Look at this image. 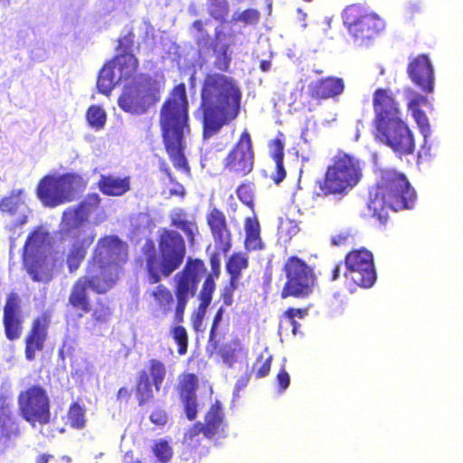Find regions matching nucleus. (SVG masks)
Segmentation results:
<instances>
[{"label":"nucleus","instance_id":"1","mask_svg":"<svg viewBox=\"0 0 463 463\" xmlns=\"http://www.w3.org/2000/svg\"><path fill=\"white\" fill-rule=\"evenodd\" d=\"M156 241L157 249L152 239H146L142 258L136 262L143 269L145 282L155 285L146 292L154 310L163 316L174 312V322L181 324L189 300L198 292L204 267L200 260H185V241L177 231L161 229Z\"/></svg>","mask_w":463,"mask_h":463},{"label":"nucleus","instance_id":"2","mask_svg":"<svg viewBox=\"0 0 463 463\" xmlns=\"http://www.w3.org/2000/svg\"><path fill=\"white\" fill-rule=\"evenodd\" d=\"M128 260V246L116 235L99 239L87 262L85 274L72 284L67 301L68 311L82 318L91 311L89 290L97 295L110 291L120 279Z\"/></svg>","mask_w":463,"mask_h":463},{"label":"nucleus","instance_id":"3","mask_svg":"<svg viewBox=\"0 0 463 463\" xmlns=\"http://www.w3.org/2000/svg\"><path fill=\"white\" fill-rule=\"evenodd\" d=\"M200 97L197 111L201 114L204 138L217 134L240 115L242 93L232 77L218 72L207 73Z\"/></svg>","mask_w":463,"mask_h":463},{"label":"nucleus","instance_id":"4","mask_svg":"<svg viewBox=\"0 0 463 463\" xmlns=\"http://www.w3.org/2000/svg\"><path fill=\"white\" fill-rule=\"evenodd\" d=\"M373 109L375 140L391 148L400 158L412 155L416 146L414 135L392 91L376 89L373 94Z\"/></svg>","mask_w":463,"mask_h":463},{"label":"nucleus","instance_id":"5","mask_svg":"<svg viewBox=\"0 0 463 463\" xmlns=\"http://www.w3.org/2000/svg\"><path fill=\"white\" fill-rule=\"evenodd\" d=\"M189 102L184 83L175 86L164 101L159 116L163 142L173 165L186 174L190 167L184 156V137L190 132Z\"/></svg>","mask_w":463,"mask_h":463},{"label":"nucleus","instance_id":"6","mask_svg":"<svg viewBox=\"0 0 463 463\" xmlns=\"http://www.w3.org/2000/svg\"><path fill=\"white\" fill-rule=\"evenodd\" d=\"M416 198V192L403 173L392 168L383 169L368 209L377 223L383 226L389 219L387 208L394 212L412 209Z\"/></svg>","mask_w":463,"mask_h":463},{"label":"nucleus","instance_id":"7","mask_svg":"<svg viewBox=\"0 0 463 463\" xmlns=\"http://www.w3.org/2000/svg\"><path fill=\"white\" fill-rule=\"evenodd\" d=\"M203 420V423L201 421L195 422L184 433L182 459L186 463H200L201 459L208 453L209 449L207 447L200 446L202 440L200 434L212 439L216 435L222 433L227 427L225 414L219 401H215L210 406Z\"/></svg>","mask_w":463,"mask_h":463},{"label":"nucleus","instance_id":"8","mask_svg":"<svg viewBox=\"0 0 463 463\" xmlns=\"http://www.w3.org/2000/svg\"><path fill=\"white\" fill-rule=\"evenodd\" d=\"M362 177L361 160L354 156L340 152L333 157L317 184L325 196H345L359 184Z\"/></svg>","mask_w":463,"mask_h":463},{"label":"nucleus","instance_id":"9","mask_svg":"<svg viewBox=\"0 0 463 463\" xmlns=\"http://www.w3.org/2000/svg\"><path fill=\"white\" fill-rule=\"evenodd\" d=\"M342 19L349 35L357 45L367 44L384 29L383 20L360 4L347 5L342 13Z\"/></svg>","mask_w":463,"mask_h":463},{"label":"nucleus","instance_id":"10","mask_svg":"<svg viewBox=\"0 0 463 463\" xmlns=\"http://www.w3.org/2000/svg\"><path fill=\"white\" fill-rule=\"evenodd\" d=\"M160 82L147 73H140L136 81L124 85L118 97L119 108L130 114H143L159 99Z\"/></svg>","mask_w":463,"mask_h":463},{"label":"nucleus","instance_id":"11","mask_svg":"<svg viewBox=\"0 0 463 463\" xmlns=\"http://www.w3.org/2000/svg\"><path fill=\"white\" fill-rule=\"evenodd\" d=\"M139 61L135 54H116L99 70L97 89L99 93L109 96L118 83L136 81Z\"/></svg>","mask_w":463,"mask_h":463},{"label":"nucleus","instance_id":"12","mask_svg":"<svg viewBox=\"0 0 463 463\" xmlns=\"http://www.w3.org/2000/svg\"><path fill=\"white\" fill-rule=\"evenodd\" d=\"M286 281L281 298H307L312 295L317 278L313 269L297 256L289 257L283 267Z\"/></svg>","mask_w":463,"mask_h":463},{"label":"nucleus","instance_id":"13","mask_svg":"<svg viewBox=\"0 0 463 463\" xmlns=\"http://www.w3.org/2000/svg\"><path fill=\"white\" fill-rule=\"evenodd\" d=\"M17 402L22 418L31 425L43 426L50 422L51 401L43 385L33 384L20 392Z\"/></svg>","mask_w":463,"mask_h":463},{"label":"nucleus","instance_id":"14","mask_svg":"<svg viewBox=\"0 0 463 463\" xmlns=\"http://www.w3.org/2000/svg\"><path fill=\"white\" fill-rule=\"evenodd\" d=\"M346 271L345 278L355 286L369 288L376 281V270L373 253L361 248L349 251L345 257Z\"/></svg>","mask_w":463,"mask_h":463},{"label":"nucleus","instance_id":"15","mask_svg":"<svg viewBox=\"0 0 463 463\" xmlns=\"http://www.w3.org/2000/svg\"><path fill=\"white\" fill-rule=\"evenodd\" d=\"M166 377V366L159 359L152 358L147 362V371L138 373L133 392L138 406L153 402L155 399L154 389L159 392Z\"/></svg>","mask_w":463,"mask_h":463},{"label":"nucleus","instance_id":"16","mask_svg":"<svg viewBox=\"0 0 463 463\" xmlns=\"http://www.w3.org/2000/svg\"><path fill=\"white\" fill-rule=\"evenodd\" d=\"M253 166V145L250 133L245 129L223 159V169L241 178L248 175Z\"/></svg>","mask_w":463,"mask_h":463},{"label":"nucleus","instance_id":"17","mask_svg":"<svg viewBox=\"0 0 463 463\" xmlns=\"http://www.w3.org/2000/svg\"><path fill=\"white\" fill-rule=\"evenodd\" d=\"M75 178L76 175L72 174H66L58 177L52 175L43 177L37 185L36 194L38 198L47 207H55L71 202L73 195L70 186Z\"/></svg>","mask_w":463,"mask_h":463},{"label":"nucleus","instance_id":"18","mask_svg":"<svg viewBox=\"0 0 463 463\" xmlns=\"http://www.w3.org/2000/svg\"><path fill=\"white\" fill-rule=\"evenodd\" d=\"M187 259L200 260L204 267V274L200 279V283L203 281V285L198 293L199 305L196 310V320L200 324L213 300V295L216 288L215 279H218L221 274V259L218 252H213L210 255V271H208L203 260L194 257H188Z\"/></svg>","mask_w":463,"mask_h":463},{"label":"nucleus","instance_id":"19","mask_svg":"<svg viewBox=\"0 0 463 463\" xmlns=\"http://www.w3.org/2000/svg\"><path fill=\"white\" fill-rule=\"evenodd\" d=\"M61 232L71 241V249L67 254L66 263L70 272L76 271L86 257L89 247L93 243L95 233L89 229H77L69 231L68 227L61 225Z\"/></svg>","mask_w":463,"mask_h":463},{"label":"nucleus","instance_id":"20","mask_svg":"<svg viewBox=\"0 0 463 463\" xmlns=\"http://www.w3.org/2000/svg\"><path fill=\"white\" fill-rule=\"evenodd\" d=\"M101 198L98 194H88L77 205L63 212L61 225L68 227L69 231L86 229L85 223L90 215L99 208Z\"/></svg>","mask_w":463,"mask_h":463},{"label":"nucleus","instance_id":"21","mask_svg":"<svg viewBox=\"0 0 463 463\" xmlns=\"http://www.w3.org/2000/svg\"><path fill=\"white\" fill-rule=\"evenodd\" d=\"M215 248L226 255L232 246V233L225 213L217 207H212L205 216Z\"/></svg>","mask_w":463,"mask_h":463},{"label":"nucleus","instance_id":"22","mask_svg":"<svg viewBox=\"0 0 463 463\" xmlns=\"http://www.w3.org/2000/svg\"><path fill=\"white\" fill-rule=\"evenodd\" d=\"M407 74L411 82L426 94L434 90V69L427 54L421 53L410 59Z\"/></svg>","mask_w":463,"mask_h":463},{"label":"nucleus","instance_id":"23","mask_svg":"<svg viewBox=\"0 0 463 463\" xmlns=\"http://www.w3.org/2000/svg\"><path fill=\"white\" fill-rule=\"evenodd\" d=\"M3 326L5 335L9 341H15L21 337L24 329V317L19 297L15 293L7 295L3 308Z\"/></svg>","mask_w":463,"mask_h":463},{"label":"nucleus","instance_id":"24","mask_svg":"<svg viewBox=\"0 0 463 463\" xmlns=\"http://www.w3.org/2000/svg\"><path fill=\"white\" fill-rule=\"evenodd\" d=\"M50 320L42 316L34 318L31 327L24 337V357L32 362L36 358V354L43 351L48 338Z\"/></svg>","mask_w":463,"mask_h":463},{"label":"nucleus","instance_id":"25","mask_svg":"<svg viewBox=\"0 0 463 463\" xmlns=\"http://www.w3.org/2000/svg\"><path fill=\"white\" fill-rule=\"evenodd\" d=\"M307 90L309 97L320 102L341 95L345 90V81L342 78L335 76L324 77L311 81Z\"/></svg>","mask_w":463,"mask_h":463},{"label":"nucleus","instance_id":"26","mask_svg":"<svg viewBox=\"0 0 463 463\" xmlns=\"http://www.w3.org/2000/svg\"><path fill=\"white\" fill-rule=\"evenodd\" d=\"M18 425L12 410L9 397L0 394V451L5 450L13 435L18 433Z\"/></svg>","mask_w":463,"mask_h":463},{"label":"nucleus","instance_id":"27","mask_svg":"<svg viewBox=\"0 0 463 463\" xmlns=\"http://www.w3.org/2000/svg\"><path fill=\"white\" fill-rule=\"evenodd\" d=\"M23 264L35 282L48 283L52 279V268L47 261V256L43 255H22Z\"/></svg>","mask_w":463,"mask_h":463},{"label":"nucleus","instance_id":"28","mask_svg":"<svg viewBox=\"0 0 463 463\" xmlns=\"http://www.w3.org/2000/svg\"><path fill=\"white\" fill-rule=\"evenodd\" d=\"M286 137L279 131L276 137L269 142V156L275 162V171L270 179L275 184H279L286 177L287 171L284 167V146Z\"/></svg>","mask_w":463,"mask_h":463},{"label":"nucleus","instance_id":"29","mask_svg":"<svg viewBox=\"0 0 463 463\" xmlns=\"http://www.w3.org/2000/svg\"><path fill=\"white\" fill-rule=\"evenodd\" d=\"M97 187L104 195L119 197L130 190V177H119L113 175H101L99 181L97 182Z\"/></svg>","mask_w":463,"mask_h":463},{"label":"nucleus","instance_id":"30","mask_svg":"<svg viewBox=\"0 0 463 463\" xmlns=\"http://www.w3.org/2000/svg\"><path fill=\"white\" fill-rule=\"evenodd\" d=\"M50 234L43 226L35 227L28 235L23 247L22 255H43V250L49 244Z\"/></svg>","mask_w":463,"mask_h":463},{"label":"nucleus","instance_id":"31","mask_svg":"<svg viewBox=\"0 0 463 463\" xmlns=\"http://www.w3.org/2000/svg\"><path fill=\"white\" fill-rule=\"evenodd\" d=\"M170 225L181 230L186 236L188 241L193 243L198 233V226L194 220H189L184 209H176L170 213Z\"/></svg>","mask_w":463,"mask_h":463},{"label":"nucleus","instance_id":"32","mask_svg":"<svg viewBox=\"0 0 463 463\" xmlns=\"http://www.w3.org/2000/svg\"><path fill=\"white\" fill-rule=\"evenodd\" d=\"M245 233L246 249L256 250L262 248L260 223L256 218H247L245 220Z\"/></svg>","mask_w":463,"mask_h":463},{"label":"nucleus","instance_id":"33","mask_svg":"<svg viewBox=\"0 0 463 463\" xmlns=\"http://www.w3.org/2000/svg\"><path fill=\"white\" fill-rule=\"evenodd\" d=\"M248 265V258L242 252H235L229 257L226 262V269L232 283H237L241 271L247 269Z\"/></svg>","mask_w":463,"mask_h":463},{"label":"nucleus","instance_id":"34","mask_svg":"<svg viewBox=\"0 0 463 463\" xmlns=\"http://www.w3.org/2000/svg\"><path fill=\"white\" fill-rule=\"evenodd\" d=\"M198 377L194 373H184L179 376L177 392L179 397L194 396L198 389Z\"/></svg>","mask_w":463,"mask_h":463},{"label":"nucleus","instance_id":"35","mask_svg":"<svg viewBox=\"0 0 463 463\" xmlns=\"http://www.w3.org/2000/svg\"><path fill=\"white\" fill-rule=\"evenodd\" d=\"M24 190H13L8 196L0 200V211L13 216L17 213L19 207L24 204L23 200L20 198Z\"/></svg>","mask_w":463,"mask_h":463},{"label":"nucleus","instance_id":"36","mask_svg":"<svg viewBox=\"0 0 463 463\" xmlns=\"http://www.w3.org/2000/svg\"><path fill=\"white\" fill-rule=\"evenodd\" d=\"M90 313V318L89 323L92 327L108 323L112 315L109 306L102 300H98L96 307L94 308L91 307Z\"/></svg>","mask_w":463,"mask_h":463},{"label":"nucleus","instance_id":"37","mask_svg":"<svg viewBox=\"0 0 463 463\" xmlns=\"http://www.w3.org/2000/svg\"><path fill=\"white\" fill-rule=\"evenodd\" d=\"M85 413L86 410L84 406L80 405L78 402H73L70 405L67 412L70 426L76 430L83 429L86 425Z\"/></svg>","mask_w":463,"mask_h":463},{"label":"nucleus","instance_id":"38","mask_svg":"<svg viewBox=\"0 0 463 463\" xmlns=\"http://www.w3.org/2000/svg\"><path fill=\"white\" fill-rule=\"evenodd\" d=\"M170 335L174 342L177 345V353L179 355H184L188 351L189 345V335L187 329L181 326L180 324H176L170 329Z\"/></svg>","mask_w":463,"mask_h":463},{"label":"nucleus","instance_id":"39","mask_svg":"<svg viewBox=\"0 0 463 463\" xmlns=\"http://www.w3.org/2000/svg\"><path fill=\"white\" fill-rule=\"evenodd\" d=\"M218 43H215L213 45V51L215 54V59L213 62V66L216 70L220 71L226 72L229 71L230 64L232 61V58L230 54L228 53L230 45L227 43H224L221 46L219 50H217Z\"/></svg>","mask_w":463,"mask_h":463},{"label":"nucleus","instance_id":"40","mask_svg":"<svg viewBox=\"0 0 463 463\" xmlns=\"http://www.w3.org/2000/svg\"><path fill=\"white\" fill-rule=\"evenodd\" d=\"M86 118L90 126L97 130L101 129L106 123V112L99 106L92 105L86 112Z\"/></svg>","mask_w":463,"mask_h":463},{"label":"nucleus","instance_id":"41","mask_svg":"<svg viewBox=\"0 0 463 463\" xmlns=\"http://www.w3.org/2000/svg\"><path fill=\"white\" fill-rule=\"evenodd\" d=\"M152 452L161 463H167L173 458V449L165 439H158L152 446Z\"/></svg>","mask_w":463,"mask_h":463},{"label":"nucleus","instance_id":"42","mask_svg":"<svg viewBox=\"0 0 463 463\" xmlns=\"http://www.w3.org/2000/svg\"><path fill=\"white\" fill-rule=\"evenodd\" d=\"M254 184L247 181L241 184L236 189L239 200L251 209L254 206Z\"/></svg>","mask_w":463,"mask_h":463},{"label":"nucleus","instance_id":"43","mask_svg":"<svg viewBox=\"0 0 463 463\" xmlns=\"http://www.w3.org/2000/svg\"><path fill=\"white\" fill-rule=\"evenodd\" d=\"M136 35L131 29L126 34L118 39V45L116 48L117 54H134L133 47L135 45Z\"/></svg>","mask_w":463,"mask_h":463},{"label":"nucleus","instance_id":"44","mask_svg":"<svg viewBox=\"0 0 463 463\" xmlns=\"http://www.w3.org/2000/svg\"><path fill=\"white\" fill-rule=\"evenodd\" d=\"M186 418L194 420L198 415L197 395L180 397Z\"/></svg>","mask_w":463,"mask_h":463},{"label":"nucleus","instance_id":"45","mask_svg":"<svg viewBox=\"0 0 463 463\" xmlns=\"http://www.w3.org/2000/svg\"><path fill=\"white\" fill-rule=\"evenodd\" d=\"M307 315V308H293L289 307L288 308L284 314L283 317L289 322L290 326H292V332L294 335L297 334V331L300 325L296 321V318L302 319Z\"/></svg>","mask_w":463,"mask_h":463},{"label":"nucleus","instance_id":"46","mask_svg":"<svg viewBox=\"0 0 463 463\" xmlns=\"http://www.w3.org/2000/svg\"><path fill=\"white\" fill-rule=\"evenodd\" d=\"M271 362L272 355H269L265 359H263L262 355H259L252 367L253 372H255V377H266L270 372Z\"/></svg>","mask_w":463,"mask_h":463},{"label":"nucleus","instance_id":"47","mask_svg":"<svg viewBox=\"0 0 463 463\" xmlns=\"http://www.w3.org/2000/svg\"><path fill=\"white\" fill-rule=\"evenodd\" d=\"M229 7L226 0H210V14L215 18H223L228 14Z\"/></svg>","mask_w":463,"mask_h":463},{"label":"nucleus","instance_id":"48","mask_svg":"<svg viewBox=\"0 0 463 463\" xmlns=\"http://www.w3.org/2000/svg\"><path fill=\"white\" fill-rule=\"evenodd\" d=\"M27 222V215L22 214L17 221H15L13 224L7 227L9 232H12V236L10 238V252L14 250L15 248V240L22 235V232L19 231L16 232L17 228L22 227L24 224Z\"/></svg>","mask_w":463,"mask_h":463},{"label":"nucleus","instance_id":"49","mask_svg":"<svg viewBox=\"0 0 463 463\" xmlns=\"http://www.w3.org/2000/svg\"><path fill=\"white\" fill-rule=\"evenodd\" d=\"M411 115H412L415 122L417 123L420 133L426 138L430 132V126L429 124V119H428L426 114L421 109V110H416L414 112H411Z\"/></svg>","mask_w":463,"mask_h":463},{"label":"nucleus","instance_id":"50","mask_svg":"<svg viewBox=\"0 0 463 463\" xmlns=\"http://www.w3.org/2000/svg\"><path fill=\"white\" fill-rule=\"evenodd\" d=\"M260 17V14L256 9H246L238 17V20L247 24H256Z\"/></svg>","mask_w":463,"mask_h":463},{"label":"nucleus","instance_id":"51","mask_svg":"<svg viewBox=\"0 0 463 463\" xmlns=\"http://www.w3.org/2000/svg\"><path fill=\"white\" fill-rule=\"evenodd\" d=\"M410 92L413 94V97L410 99V101L408 102L409 110H411V112H414L416 110H421L420 107V105H425L427 103V97L416 93L411 90H410Z\"/></svg>","mask_w":463,"mask_h":463},{"label":"nucleus","instance_id":"52","mask_svg":"<svg viewBox=\"0 0 463 463\" xmlns=\"http://www.w3.org/2000/svg\"><path fill=\"white\" fill-rule=\"evenodd\" d=\"M150 421L157 426H164L166 424L168 417L165 410L156 409L149 416Z\"/></svg>","mask_w":463,"mask_h":463},{"label":"nucleus","instance_id":"53","mask_svg":"<svg viewBox=\"0 0 463 463\" xmlns=\"http://www.w3.org/2000/svg\"><path fill=\"white\" fill-rule=\"evenodd\" d=\"M276 382L279 392L285 391L289 386L290 377L285 368H281L279 371L276 376Z\"/></svg>","mask_w":463,"mask_h":463},{"label":"nucleus","instance_id":"54","mask_svg":"<svg viewBox=\"0 0 463 463\" xmlns=\"http://www.w3.org/2000/svg\"><path fill=\"white\" fill-rule=\"evenodd\" d=\"M223 313H224V309L222 307H220L217 310V312L215 313L213 319L210 334H209L210 340H213V338H215L216 331H217L220 322L222 319Z\"/></svg>","mask_w":463,"mask_h":463},{"label":"nucleus","instance_id":"55","mask_svg":"<svg viewBox=\"0 0 463 463\" xmlns=\"http://www.w3.org/2000/svg\"><path fill=\"white\" fill-rule=\"evenodd\" d=\"M350 237L351 234L348 232H341L335 235H333L330 241L334 246L339 247L347 244Z\"/></svg>","mask_w":463,"mask_h":463},{"label":"nucleus","instance_id":"56","mask_svg":"<svg viewBox=\"0 0 463 463\" xmlns=\"http://www.w3.org/2000/svg\"><path fill=\"white\" fill-rule=\"evenodd\" d=\"M235 288L236 283H232L231 281L230 286L224 288L222 293V298L225 306H231L232 304V296Z\"/></svg>","mask_w":463,"mask_h":463},{"label":"nucleus","instance_id":"57","mask_svg":"<svg viewBox=\"0 0 463 463\" xmlns=\"http://www.w3.org/2000/svg\"><path fill=\"white\" fill-rule=\"evenodd\" d=\"M35 463H62L60 458L52 454H41L36 459Z\"/></svg>","mask_w":463,"mask_h":463},{"label":"nucleus","instance_id":"58","mask_svg":"<svg viewBox=\"0 0 463 463\" xmlns=\"http://www.w3.org/2000/svg\"><path fill=\"white\" fill-rule=\"evenodd\" d=\"M132 391L127 386L120 387L117 392V400L128 402L131 398Z\"/></svg>","mask_w":463,"mask_h":463},{"label":"nucleus","instance_id":"59","mask_svg":"<svg viewBox=\"0 0 463 463\" xmlns=\"http://www.w3.org/2000/svg\"><path fill=\"white\" fill-rule=\"evenodd\" d=\"M250 381V375L246 374L242 377H241L237 383H236V385H235V390L237 392H240L241 390H242L243 388H245L248 384Z\"/></svg>","mask_w":463,"mask_h":463},{"label":"nucleus","instance_id":"60","mask_svg":"<svg viewBox=\"0 0 463 463\" xmlns=\"http://www.w3.org/2000/svg\"><path fill=\"white\" fill-rule=\"evenodd\" d=\"M170 195L184 196L185 190L182 184H177L176 188L169 191Z\"/></svg>","mask_w":463,"mask_h":463},{"label":"nucleus","instance_id":"61","mask_svg":"<svg viewBox=\"0 0 463 463\" xmlns=\"http://www.w3.org/2000/svg\"><path fill=\"white\" fill-rule=\"evenodd\" d=\"M125 463H144L140 458H134L131 452L125 454Z\"/></svg>","mask_w":463,"mask_h":463},{"label":"nucleus","instance_id":"62","mask_svg":"<svg viewBox=\"0 0 463 463\" xmlns=\"http://www.w3.org/2000/svg\"><path fill=\"white\" fill-rule=\"evenodd\" d=\"M271 67V62L270 61H268V60H262L260 62V69L263 71V72H266L268 71H269Z\"/></svg>","mask_w":463,"mask_h":463},{"label":"nucleus","instance_id":"63","mask_svg":"<svg viewBox=\"0 0 463 463\" xmlns=\"http://www.w3.org/2000/svg\"><path fill=\"white\" fill-rule=\"evenodd\" d=\"M193 27L198 32V33H204V28H203V23L202 20H195L194 23H193Z\"/></svg>","mask_w":463,"mask_h":463},{"label":"nucleus","instance_id":"64","mask_svg":"<svg viewBox=\"0 0 463 463\" xmlns=\"http://www.w3.org/2000/svg\"><path fill=\"white\" fill-rule=\"evenodd\" d=\"M339 276H340V265L336 264L332 270L331 279L335 280L339 278Z\"/></svg>","mask_w":463,"mask_h":463}]
</instances>
